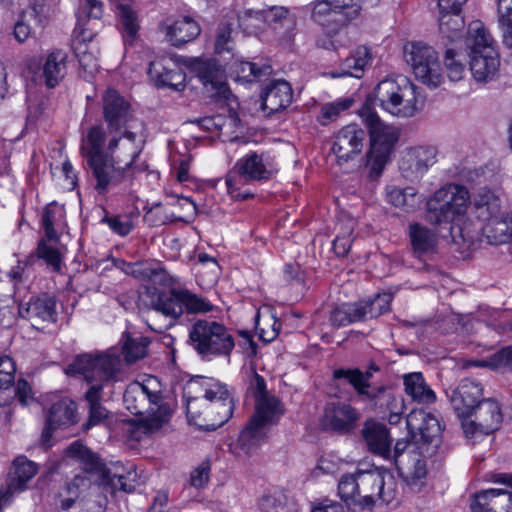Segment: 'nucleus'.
Here are the masks:
<instances>
[{
    "label": "nucleus",
    "mask_w": 512,
    "mask_h": 512,
    "mask_svg": "<svg viewBox=\"0 0 512 512\" xmlns=\"http://www.w3.org/2000/svg\"><path fill=\"white\" fill-rule=\"evenodd\" d=\"M125 272L140 281L168 287V291L157 290L151 294L150 308L163 315L168 322L164 325L149 323L151 330L162 333L171 328L186 312L188 314L208 313L213 310V304L186 288H176L179 279L168 273L159 262H136L127 264Z\"/></svg>",
    "instance_id": "1"
},
{
    "label": "nucleus",
    "mask_w": 512,
    "mask_h": 512,
    "mask_svg": "<svg viewBox=\"0 0 512 512\" xmlns=\"http://www.w3.org/2000/svg\"><path fill=\"white\" fill-rule=\"evenodd\" d=\"M122 360L112 351L103 353H84L70 363L65 372L72 376H82L91 385L85 393V399L89 407L86 428L99 425L108 417L107 409L101 404L102 382L113 380L120 372Z\"/></svg>",
    "instance_id": "2"
},
{
    "label": "nucleus",
    "mask_w": 512,
    "mask_h": 512,
    "mask_svg": "<svg viewBox=\"0 0 512 512\" xmlns=\"http://www.w3.org/2000/svg\"><path fill=\"white\" fill-rule=\"evenodd\" d=\"M247 392L255 400V413L241 431L238 443L246 455H252L267 438L271 426L280 420L284 408L280 400L267 391L265 379L254 370L249 374Z\"/></svg>",
    "instance_id": "3"
},
{
    "label": "nucleus",
    "mask_w": 512,
    "mask_h": 512,
    "mask_svg": "<svg viewBox=\"0 0 512 512\" xmlns=\"http://www.w3.org/2000/svg\"><path fill=\"white\" fill-rule=\"evenodd\" d=\"M123 404L131 414L141 416L137 429L144 434L159 430L172 416V409L162 396L161 383L154 376L130 383L125 389Z\"/></svg>",
    "instance_id": "4"
},
{
    "label": "nucleus",
    "mask_w": 512,
    "mask_h": 512,
    "mask_svg": "<svg viewBox=\"0 0 512 512\" xmlns=\"http://www.w3.org/2000/svg\"><path fill=\"white\" fill-rule=\"evenodd\" d=\"M106 131L102 125L89 128L82 138L81 152L95 179L94 189L100 195L118 189L125 191L131 184L129 169L116 163L104 151Z\"/></svg>",
    "instance_id": "5"
},
{
    "label": "nucleus",
    "mask_w": 512,
    "mask_h": 512,
    "mask_svg": "<svg viewBox=\"0 0 512 512\" xmlns=\"http://www.w3.org/2000/svg\"><path fill=\"white\" fill-rule=\"evenodd\" d=\"M470 206V193L460 184L447 183L425 202V219L432 226L460 224Z\"/></svg>",
    "instance_id": "6"
},
{
    "label": "nucleus",
    "mask_w": 512,
    "mask_h": 512,
    "mask_svg": "<svg viewBox=\"0 0 512 512\" xmlns=\"http://www.w3.org/2000/svg\"><path fill=\"white\" fill-rule=\"evenodd\" d=\"M360 116L370 135L366 167L369 169L370 177H378L383 172L399 140V131L396 127L384 123L368 105L362 107Z\"/></svg>",
    "instance_id": "7"
},
{
    "label": "nucleus",
    "mask_w": 512,
    "mask_h": 512,
    "mask_svg": "<svg viewBox=\"0 0 512 512\" xmlns=\"http://www.w3.org/2000/svg\"><path fill=\"white\" fill-rule=\"evenodd\" d=\"M188 342L202 359L207 360L229 358L235 347V339L229 329L211 319L196 320L189 329Z\"/></svg>",
    "instance_id": "8"
},
{
    "label": "nucleus",
    "mask_w": 512,
    "mask_h": 512,
    "mask_svg": "<svg viewBox=\"0 0 512 512\" xmlns=\"http://www.w3.org/2000/svg\"><path fill=\"white\" fill-rule=\"evenodd\" d=\"M375 97L384 111L398 118L413 117L420 110L417 87L403 76L379 82Z\"/></svg>",
    "instance_id": "9"
},
{
    "label": "nucleus",
    "mask_w": 512,
    "mask_h": 512,
    "mask_svg": "<svg viewBox=\"0 0 512 512\" xmlns=\"http://www.w3.org/2000/svg\"><path fill=\"white\" fill-rule=\"evenodd\" d=\"M66 453L70 458L78 461L82 467V473L75 475L73 480L67 484V491L70 495L79 497L93 485H99L106 480L105 464L97 454L80 441L71 443Z\"/></svg>",
    "instance_id": "10"
},
{
    "label": "nucleus",
    "mask_w": 512,
    "mask_h": 512,
    "mask_svg": "<svg viewBox=\"0 0 512 512\" xmlns=\"http://www.w3.org/2000/svg\"><path fill=\"white\" fill-rule=\"evenodd\" d=\"M404 57L415 77L431 88L442 82L441 66L435 49L423 42H411L404 46Z\"/></svg>",
    "instance_id": "11"
},
{
    "label": "nucleus",
    "mask_w": 512,
    "mask_h": 512,
    "mask_svg": "<svg viewBox=\"0 0 512 512\" xmlns=\"http://www.w3.org/2000/svg\"><path fill=\"white\" fill-rule=\"evenodd\" d=\"M406 425L411 441L417 449L428 453L430 446H438L442 426L435 415L423 410H414L408 414Z\"/></svg>",
    "instance_id": "12"
},
{
    "label": "nucleus",
    "mask_w": 512,
    "mask_h": 512,
    "mask_svg": "<svg viewBox=\"0 0 512 512\" xmlns=\"http://www.w3.org/2000/svg\"><path fill=\"white\" fill-rule=\"evenodd\" d=\"M438 149L433 145H418L404 149L399 159V171L410 182L420 180L437 162Z\"/></svg>",
    "instance_id": "13"
},
{
    "label": "nucleus",
    "mask_w": 512,
    "mask_h": 512,
    "mask_svg": "<svg viewBox=\"0 0 512 512\" xmlns=\"http://www.w3.org/2000/svg\"><path fill=\"white\" fill-rule=\"evenodd\" d=\"M203 394L201 396H190L193 385H190L184 391V398L186 400V413L189 422L203 427L200 423L202 417L201 407L204 406L206 401H225L232 398V392L228 386L214 379H206L200 384Z\"/></svg>",
    "instance_id": "14"
},
{
    "label": "nucleus",
    "mask_w": 512,
    "mask_h": 512,
    "mask_svg": "<svg viewBox=\"0 0 512 512\" xmlns=\"http://www.w3.org/2000/svg\"><path fill=\"white\" fill-rule=\"evenodd\" d=\"M311 18L328 33L338 32L354 16L344 0H317L310 4Z\"/></svg>",
    "instance_id": "15"
},
{
    "label": "nucleus",
    "mask_w": 512,
    "mask_h": 512,
    "mask_svg": "<svg viewBox=\"0 0 512 512\" xmlns=\"http://www.w3.org/2000/svg\"><path fill=\"white\" fill-rule=\"evenodd\" d=\"M474 420L462 421V428L467 437H473L477 433L489 435L497 431L502 423L503 415L499 403L492 399H482L473 411Z\"/></svg>",
    "instance_id": "16"
},
{
    "label": "nucleus",
    "mask_w": 512,
    "mask_h": 512,
    "mask_svg": "<svg viewBox=\"0 0 512 512\" xmlns=\"http://www.w3.org/2000/svg\"><path fill=\"white\" fill-rule=\"evenodd\" d=\"M360 419V413L352 405L344 402L327 403L321 425L325 430L340 434H349L356 427Z\"/></svg>",
    "instance_id": "17"
},
{
    "label": "nucleus",
    "mask_w": 512,
    "mask_h": 512,
    "mask_svg": "<svg viewBox=\"0 0 512 512\" xmlns=\"http://www.w3.org/2000/svg\"><path fill=\"white\" fill-rule=\"evenodd\" d=\"M189 66L213 96L228 98L230 90L225 72L215 60L194 58L190 61Z\"/></svg>",
    "instance_id": "18"
},
{
    "label": "nucleus",
    "mask_w": 512,
    "mask_h": 512,
    "mask_svg": "<svg viewBox=\"0 0 512 512\" xmlns=\"http://www.w3.org/2000/svg\"><path fill=\"white\" fill-rule=\"evenodd\" d=\"M109 135L110 140L104 149L105 153L116 163L130 169L142 150L140 143L137 142V135L128 128L123 129L121 133Z\"/></svg>",
    "instance_id": "19"
},
{
    "label": "nucleus",
    "mask_w": 512,
    "mask_h": 512,
    "mask_svg": "<svg viewBox=\"0 0 512 512\" xmlns=\"http://www.w3.org/2000/svg\"><path fill=\"white\" fill-rule=\"evenodd\" d=\"M365 138V131L357 124H349L339 130L332 146L338 164L347 163L359 155L363 149Z\"/></svg>",
    "instance_id": "20"
},
{
    "label": "nucleus",
    "mask_w": 512,
    "mask_h": 512,
    "mask_svg": "<svg viewBox=\"0 0 512 512\" xmlns=\"http://www.w3.org/2000/svg\"><path fill=\"white\" fill-rule=\"evenodd\" d=\"M103 117L109 134L121 133L128 128L132 117L130 104L114 89H108L103 95Z\"/></svg>",
    "instance_id": "21"
},
{
    "label": "nucleus",
    "mask_w": 512,
    "mask_h": 512,
    "mask_svg": "<svg viewBox=\"0 0 512 512\" xmlns=\"http://www.w3.org/2000/svg\"><path fill=\"white\" fill-rule=\"evenodd\" d=\"M18 313L30 321L33 327L43 328L45 324L56 322V300L47 294L31 297L27 303L19 305Z\"/></svg>",
    "instance_id": "22"
},
{
    "label": "nucleus",
    "mask_w": 512,
    "mask_h": 512,
    "mask_svg": "<svg viewBox=\"0 0 512 512\" xmlns=\"http://www.w3.org/2000/svg\"><path fill=\"white\" fill-rule=\"evenodd\" d=\"M482 394L483 388L479 382L463 379L456 388L452 389L448 397L458 417L465 419L472 416L478 403L482 401Z\"/></svg>",
    "instance_id": "23"
},
{
    "label": "nucleus",
    "mask_w": 512,
    "mask_h": 512,
    "mask_svg": "<svg viewBox=\"0 0 512 512\" xmlns=\"http://www.w3.org/2000/svg\"><path fill=\"white\" fill-rule=\"evenodd\" d=\"M254 182H266L278 172L279 167L268 153L249 152L235 163Z\"/></svg>",
    "instance_id": "24"
},
{
    "label": "nucleus",
    "mask_w": 512,
    "mask_h": 512,
    "mask_svg": "<svg viewBox=\"0 0 512 512\" xmlns=\"http://www.w3.org/2000/svg\"><path fill=\"white\" fill-rule=\"evenodd\" d=\"M246 17L264 20L278 34L281 41L290 42L294 36L296 20L285 7H272L264 11H248L243 19L245 20Z\"/></svg>",
    "instance_id": "25"
},
{
    "label": "nucleus",
    "mask_w": 512,
    "mask_h": 512,
    "mask_svg": "<svg viewBox=\"0 0 512 512\" xmlns=\"http://www.w3.org/2000/svg\"><path fill=\"white\" fill-rule=\"evenodd\" d=\"M148 74L157 87H168L175 91L185 88L186 74L171 59L161 58L152 61Z\"/></svg>",
    "instance_id": "26"
},
{
    "label": "nucleus",
    "mask_w": 512,
    "mask_h": 512,
    "mask_svg": "<svg viewBox=\"0 0 512 512\" xmlns=\"http://www.w3.org/2000/svg\"><path fill=\"white\" fill-rule=\"evenodd\" d=\"M472 512H512V491L485 489L471 496Z\"/></svg>",
    "instance_id": "27"
},
{
    "label": "nucleus",
    "mask_w": 512,
    "mask_h": 512,
    "mask_svg": "<svg viewBox=\"0 0 512 512\" xmlns=\"http://www.w3.org/2000/svg\"><path fill=\"white\" fill-rule=\"evenodd\" d=\"M425 454L427 452H422V450L419 452L409 451L405 456L404 464L398 467L404 481L414 492H419L426 483L428 469Z\"/></svg>",
    "instance_id": "28"
},
{
    "label": "nucleus",
    "mask_w": 512,
    "mask_h": 512,
    "mask_svg": "<svg viewBox=\"0 0 512 512\" xmlns=\"http://www.w3.org/2000/svg\"><path fill=\"white\" fill-rule=\"evenodd\" d=\"M293 99L290 84L285 80L272 81L262 92V109L268 114L278 113L287 108Z\"/></svg>",
    "instance_id": "29"
},
{
    "label": "nucleus",
    "mask_w": 512,
    "mask_h": 512,
    "mask_svg": "<svg viewBox=\"0 0 512 512\" xmlns=\"http://www.w3.org/2000/svg\"><path fill=\"white\" fill-rule=\"evenodd\" d=\"M333 378L336 380H346L356 391L357 395L367 400H377L388 391L385 386H372L367 382V376L362 375V371L355 369H335Z\"/></svg>",
    "instance_id": "30"
},
{
    "label": "nucleus",
    "mask_w": 512,
    "mask_h": 512,
    "mask_svg": "<svg viewBox=\"0 0 512 512\" xmlns=\"http://www.w3.org/2000/svg\"><path fill=\"white\" fill-rule=\"evenodd\" d=\"M464 42L468 56L480 53H493L494 50H497L495 39L479 20L469 24Z\"/></svg>",
    "instance_id": "31"
},
{
    "label": "nucleus",
    "mask_w": 512,
    "mask_h": 512,
    "mask_svg": "<svg viewBox=\"0 0 512 512\" xmlns=\"http://www.w3.org/2000/svg\"><path fill=\"white\" fill-rule=\"evenodd\" d=\"M169 42L176 47L194 40L200 34L198 23L191 17L184 16L174 21L167 20L162 24Z\"/></svg>",
    "instance_id": "32"
},
{
    "label": "nucleus",
    "mask_w": 512,
    "mask_h": 512,
    "mask_svg": "<svg viewBox=\"0 0 512 512\" xmlns=\"http://www.w3.org/2000/svg\"><path fill=\"white\" fill-rule=\"evenodd\" d=\"M408 236L413 254L422 258L432 254L438 243V235L424 224L413 222L408 226Z\"/></svg>",
    "instance_id": "33"
},
{
    "label": "nucleus",
    "mask_w": 512,
    "mask_h": 512,
    "mask_svg": "<svg viewBox=\"0 0 512 512\" xmlns=\"http://www.w3.org/2000/svg\"><path fill=\"white\" fill-rule=\"evenodd\" d=\"M68 54L62 49H54L47 53L42 66V77L48 88H54L67 74Z\"/></svg>",
    "instance_id": "34"
},
{
    "label": "nucleus",
    "mask_w": 512,
    "mask_h": 512,
    "mask_svg": "<svg viewBox=\"0 0 512 512\" xmlns=\"http://www.w3.org/2000/svg\"><path fill=\"white\" fill-rule=\"evenodd\" d=\"M372 62L370 49L366 46L356 47L351 54L345 58L340 68L329 73L331 78L355 77L361 78L365 68Z\"/></svg>",
    "instance_id": "35"
},
{
    "label": "nucleus",
    "mask_w": 512,
    "mask_h": 512,
    "mask_svg": "<svg viewBox=\"0 0 512 512\" xmlns=\"http://www.w3.org/2000/svg\"><path fill=\"white\" fill-rule=\"evenodd\" d=\"M470 205L478 220L485 222L494 219L504 212L502 211L501 199L492 190L482 188L470 197Z\"/></svg>",
    "instance_id": "36"
},
{
    "label": "nucleus",
    "mask_w": 512,
    "mask_h": 512,
    "mask_svg": "<svg viewBox=\"0 0 512 512\" xmlns=\"http://www.w3.org/2000/svg\"><path fill=\"white\" fill-rule=\"evenodd\" d=\"M76 406L70 399L64 398L53 403L48 411L46 426L42 436L48 440L51 431L62 425H70L76 422Z\"/></svg>",
    "instance_id": "37"
},
{
    "label": "nucleus",
    "mask_w": 512,
    "mask_h": 512,
    "mask_svg": "<svg viewBox=\"0 0 512 512\" xmlns=\"http://www.w3.org/2000/svg\"><path fill=\"white\" fill-rule=\"evenodd\" d=\"M361 433L370 451L384 457L389 455L392 442L384 424L368 420Z\"/></svg>",
    "instance_id": "38"
},
{
    "label": "nucleus",
    "mask_w": 512,
    "mask_h": 512,
    "mask_svg": "<svg viewBox=\"0 0 512 512\" xmlns=\"http://www.w3.org/2000/svg\"><path fill=\"white\" fill-rule=\"evenodd\" d=\"M468 57L472 76L477 82L486 83L496 77L500 67L498 50H494L493 53H480Z\"/></svg>",
    "instance_id": "39"
},
{
    "label": "nucleus",
    "mask_w": 512,
    "mask_h": 512,
    "mask_svg": "<svg viewBox=\"0 0 512 512\" xmlns=\"http://www.w3.org/2000/svg\"><path fill=\"white\" fill-rule=\"evenodd\" d=\"M235 404L234 398H228L225 401H206L201 407L203 427L216 429L226 423L233 414Z\"/></svg>",
    "instance_id": "40"
},
{
    "label": "nucleus",
    "mask_w": 512,
    "mask_h": 512,
    "mask_svg": "<svg viewBox=\"0 0 512 512\" xmlns=\"http://www.w3.org/2000/svg\"><path fill=\"white\" fill-rule=\"evenodd\" d=\"M511 213H503L494 219L487 220L482 228L483 235L492 245H501L509 242L512 236Z\"/></svg>",
    "instance_id": "41"
},
{
    "label": "nucleus",
    "mask_w": 512,
    "mask_h": 512,
    "mask_svg": "<svg viewBox=\"0 0 512 512\" xmlns=\"http://www.w3.org/2000/svg\"><path fill=\"white\" fill-rule=\"evenodd\" d=\"M81 12L78 15L77 29L79 41H91L95 35L92 27L88 26L90 20H99L103 15V3L101 0H84Z\"/></svg>",
    "instance_id": "42"
},
{
    "label": "nucleus",
    "mask_w": 512,
    "mask_h": 512,
    "mask_svg": "<svg viewBox=\"0 0 512 512\" xmlns=\"http://www.w3.org/2000/svg\"><path fill=\"white\" fill-rule=\"evenodd\" d=\"M380 470L358 471L359 500L361 509H370L376 504Z\"/></svg>",
    "instance_id": "43"
},
{
    "label": "nucleus",
    "mask_w": 512,
    "mask_h": 512,
    "mask_svg": "<svg viewBox=\"0 0 512 512\" xmlns=\"http://www.w3.org/2000/svg\"><path fill=\"white\" fill-rule=\"evenodd\" d=\"M38 465L28 460L25 456H19L13 461L12 472L7 489L13 491V494L25 489V485L37 473Z\"/></svg>",
    "instance_id": "44"
},
{
    "label": "nucleus",
    "mask_w": 512,
    "mask_h": 512,
    "mask_svg": "<svg viewBox=\"0 0 512 512\" xmlns=\"http://www.w3.org/2000/svg\"><path fill=\"white\" fill-rule=\"evenodd\" d=\"M405 392L414 401L421 404H431L436 400L434 391L426 384L422 373L413 372L403 377Z\"/></svg>",
    "instance_id": "45"
},
{
    "label": "nucleus",
    "mask_w": 512,
    "mask_h": 512,
    "mask_svg": "<svg viewBox=\"0 0 512 512\" xmlns=\"http://www.w3.org/2000/svg\"><path fill=\"white\" fill-rule=\"evenodd\" d=\"M254 182L242 172L236 164L229 170L226 175L225 183L227 193L234 200H244L253 197L250 184Z\"/></svg>",
    "instance_id": "46"
},
{
    "label": "nucleus",
    "mask_w": 512,
    "mask_h": 512,
    "mask_svg": "<svg viewBox=\"0 0 512 512\" xmlns=\"http://www.w3.org/2000/svg\"><path fill=\"white\" fill-rule=\"evenodd\" d=\"M464 26L465 22L461 12L439 13V32L450 42L461 38Z\"/></svg>",
    "instance_id": "47"
},
{
    "label": "nucleus",
    "mask_w": 512,
    "mask_h": 512,
    "mask_svg": "<svg viewBox=\"0 0 512 512\" xmlns=\"http://www.w3.org/2000/svg\"><path fill=\"white\" fill-rule=\"evenodd\" d=\"M358 303H345L331 311L330 322L332 325L341 327L351 323L363 321L364 311Z\"/></svg>",
    "instance_id": "48"
},
{
    "label": "nucleus",
    "mask_w": 512,
    "mask_h": 512,
    "mask_svg": "<svg viewBox=\"0 0 512 512\" xmlns=\"http://www.w3.org/2000/svg\"><path fill=\"white\" fill-rule=\"evenodd\" d=\"M273 69L268 64L258 66V64L249 61H236L232 66V72L236 79L243 82H253L262 76L272 73Z\"/></svg>",
    "instance_id": "49"
},
{
    "label": "nucleus",
    "mask_w": 512,
    "mask_h": 512,
    "mask_svg": "<svg viewBox=\"0 0 512 512\" xmlns=\"http://www.w3.org/2000/svg\"><path fill=\"white\" fill-rule=\"evenodd\" d=\"M237 25L235 15L226 16L218 25L215 40V51L218 54L230 52L233 49V33Z\"/></svg>",
    "instance_id": "50"
},
{
    "label": "nucleus",
    "mask_w": 512,
    "mask_h": 512,
    "mask_svg": "<svg viewBox=\"0 0 512 512\" xmlns=\"http://www.w3.org/2000/svg\"><path fill=\"white\" fill-rule=\"evenodd\" d=\"M118 16L124 41L132 43L139 31L137 13L129 5L120 4L118 5Z\"/></svg>",
    "instance_id": "51"
},
{
    "label": "nucleus",
    "mask_w": 512,
    "mask_h": 512,
    "mask_svg": "<svg viewBox=\"0 0 512 512\" xmlns=\"http://www.w3.org/2000/svg\"><path fill=\"white\" fill-rule=\"evenodd\" d=\"M387 200L393 206L408 212L417 205V190L413 187H390L387 189Z\"/></svg>",
    "instance_id": "52"
},
{
    "label": "nucleus",
    "mask_w": 512,
    "mask_h": 512,
    "mask_svg": "<svg viewBox=\"0 0 512 512\" xmlns=\"http://www.w3.org/2000/svg\"><path fill=\"white\" fill-rule=\"evenodd\" d=\"M259 509L261 512H297L295 504L283 492L263 495Z\"/></svg>",
    "instance_id": "53"
},
{
    "label": "nucleus",
    "mask_w": 512,
    "mask_h": 512,
    "mask_svg": "<svg viewBox=\"0 0 512 512\" xmlns=\"http://www.w3.org/2000/svg\"><path fill=\"white\" fill-rule=\"evenodd\" d=\"M398 495V483L394 475L390 471L380 470L376 502L380 501L381 503L388 505L396 501Z\"/></svg>",
    "instance_id": "54"
},
{
    "label": "nucleus",
    "mask_w": 512,
    "mask_h": 512,
    "mask_svg": "<svg viewBox=\"0 0 512 512\" xmlns=\"http://www.w3.org/2000/svg\"><path fill=\"white\" fill-rule=\"evenodd\" d=\"M497 12L502 42L512 49V0H497Z\"/></svg>",
    "instance_id": "55"
},
{
    "label": "nucleus",
    "mask_w": 512,
    "mask_h": 512,
    "mask_svg": "<svg viewBox=\"0 0 512 512\" xmlns=\"http://www.w3.org/2000/svg\"><path fill=\"white\" fill-rule=\"evenodd\" d=\"M391 301L392 294L381 293L365 302H359L358 305L363 308L364 320H367L369 318L379 317L388 312L390 310Z\"/></svg>",
    "instance_id": "56"
},
{
    "label": "nucleus",
    "mask_w": 512,
    "mask_h": 512,
    "mask_svg": "<svg viewBox=\"0 0 512 512\" xmlns=\"http://www.w3.org/2000/svg\"><path fill=\"white\" fill-rule=\"evenodd\" d=\"M149 341L147 338L139 336L136 338L126 336L122 346V352L127 363L131 364L142 359L147 354Z\"/></svg>",
    "instance_id": "57"
},
{
    "label": "nucleus",
    "mask_w": 512,
    "mask_h": 512,
    "mask_svg": "<svg viewBox=\"0 0 512 512\" xmlns=\"http://www.w3.org/2000/svg\"><path fill=\"white\" fill-rule=\"evenodd\" d=\"M338 494L348 505H357L359 500L358 471L345 474L338 483Z\"/></svg>",
    "instance_id": "58"
},
{
    "label": "nucleus",
    "mask_w": 512,
    "mask_h": 512,
    "mask_svg": "<svg viewBox=\"0 0 512 512\" xmlns=\"http://www.w3.org/2000/svg\"><path fill=\"white\" fill-rule=\"evenodd\" d=\"M445 67L451 81L461 80L466 72L465 64L453 49H447L445 53Z\"/></svg>",
    "instance_id": "59"
},
{
    "label": "nucleus",
    "mask_w": 512,
    "mask_h": 512,
    "mask_svg": "<svg viewBox=\"0 0 512 512\" xmlns=\"http://www.w3.org/2000/svg\"><path fill=\"white\" fill-rule=\"evenodd\" d=\"M473 365L479 367H489L491 369L512 366V346L501 349L500 351L493 354L488 360L475 361L473 362Z\"/></svg>",
    "instance_id": "60"
},
{
    "label": "nucleus",
    "mask_w": 512,
    "mask_h": 512,
    "mask_svg": "<svg viewBox=\"0 0 512 512\" xmlns=\"http://www.w3.org/2000/svg\"><path fill=\"white\" fill-rule=\"evenodd\" d=\"M280 326L281 324L272 316H268L263 323L259 315L256 318L255 329L259 338L264 342H270L274 340L279 333Z\"/></svg>",
    "instance_id": "61"
},
{
    "label": "nucleus",
    "mask_w": 512,
    "mask_h": 512,
    "mask_svg": "<svg viewBox=\"0 0 512 512\" xmlns=\"http://www.w3.org/2000/svg\"><path fill=\"white\" fill-rule=\"evenodd\" d=\"M36 252L37 257L43 259L54 271L60 270L61 256L56 247L48 244L45 240H40Z\"/></svg>",
    "instance_id": "62"
},
{
    "label": "nucleus",
    "mask_w": 512,
    "mask_h": 512,
    "mask_svg": "<svg viewBox=\"0 0 512 512\" xmlns=\"http://www.w3.org/2000/svg\"><path fill=\"white\" fill-rule=\"evenodd\" d=\"M101 222L107 224L113 232L120 236L128 235L134 227L128 215L105 216Z\"/></svg>",
    "instance_id": "63"
},
{
    "label": "nucleus",
    "mask_w": 512,
    "mask_h": 512,
    "mask_svg": "<svg viewBox=\"0 0 512 512\" xmlns=\"http://www.w3.org/2000/svg\"><path fill=\"white\" fill-rule=\"evenodd\" d=\"M61 215V209L56 205H48L44 209L42 215V226L45 231V235L49 240H57L58 236L54 228L56 217Z\"/></svg>",
    "instance_id": "64"
}]
</instances>
